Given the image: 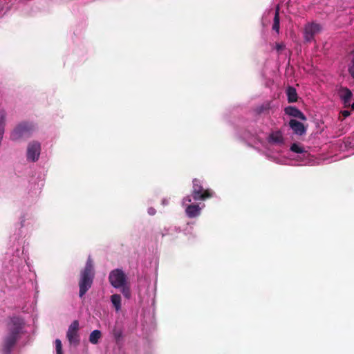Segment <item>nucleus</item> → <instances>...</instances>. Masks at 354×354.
Masks as SVG:
<instances>
[{"mask_svg": "<svg viewBox=\"0 0 354 354\" xmlns=\"http://www.w3.org/2000/svg\"><path fill=\"white\" fill-rule=\"evenodd\" d=\"M22 323L19 318H13L8 333L5 336L2 345V354H10L12 348L20 338Z\"/></svg>", "mask_w": 354, "mask_h": 354, "instance_id": "obj_1", "label": "nucleus"}, {"mask_svg": "<svg viewBox=\"0 0 354 354\" xmlns=\"http://www.w3.org/2000/svg\"><path fill=\"white\" fill-rule=\"evenodd\" d=\"M95 276L93 263L91 257H88L86 266L80 273L79 281L80 297H82L91 288Z\"/></svg>", "mask_w": 354, "mask_h": 354, "instance_id": "obj_2", "label": "nucleus"}, {"mask_svg": "<svg viewBox=\"0 0 354 354\" xmlns=\"http://www.w3.org/2000/svg\"><path fill=\"white\" fill-rule=\"evenodd\" d=\"M34 130V126L28 122L19 124L11 132L10 139L17 141L21 139L29 138Z\"/></svg>", "mask_w": 354, "mask_h": 354, "instance_id": "obj_3", "label": "nucleus"}, {"mask_svg": "<svg viewBox=\"0 0 354 354\" xmlns=\"http://www.w3.org/2000/svg\"><path fill=\"white\" fill-rule=\"evenodd\" d=\"M192 183V196L194 201H205L212 196L213 193L209 189H204L199 179L194 178Z\"/></svg>", "mask_w": 354, "mask_h": 354, "instance_id": "obj_4", "label": "nucleus"}, {"mask_svg": "<svg viewBox=\"0 0 354 354\" xmlns=\"http://www.w3.org/2000/svg\"><path fill=\"white\" fill-rule=\"evenodd\" d=\"M109 281L111 286L115 288H120L127 283V277L120 269L112 270L109 275Z\"/></svg>", "mask_w": 354, "mask_h": 354, "instance_id": "obj_5", "label": "nucleus"}, {"mask_svg": "<svg viewBox=\"0 0 354 354\" xmlns=\"http://www.w3.org/2000/svg\"><path fill=\"white\" fill-rule=\"evenodd\" d=\"M79 327V322L74 320L69 326L66 333V337L69 343L74 346L79 345L80 342V337L78 333Z\"/></svg>", "mask_w": 354, "mask_h": 354, "instance_id": "obj_6", "label": "nucleus"}, {"mask_svg": "<svg viewBox=\"0 0 354 354\" xmlns=\"http://www.w3.org/2000/svg\"><path fill=\"white\" fill-rule=\"evenodd\" d=\"M41 152V145L37 141L30 142L27 148V159L35 162L39 159Z\"/></svg>", "mask_w": 354, "mask_h": 354, "instance_id": "obj_7", "label": "nucleus"}, {"mask_svg": "<svg viewBox=\"0 0 354 354\" xmlns=\"http://www.w3.org/2000/svg\"><path fill=\"white\" fill-rule=\"evenodd\" d=\"M321 30V26L317 24H310L306 26L304 31V38L308 42L314 39L315 36Z\"/></svg>", "mask_w": 354, "mask_h": 354, "instance_id": "obj_8", "label": "nucleus"}, {"mask_svg": "<svg viewBox=\"0 0 354 354\" xmlns=\"http://www.w3.org/2000/svg\"><path fill=\"white\" fill-rule=\"evenodd\" d=\"M289 126L294 133L297 135L302 136L304 135L306 132V129L304 124L297 121V120L291 119L289 121Z\"/></svg>", "mask_w": 354, "mask_h": 354, "instance_id": "obj_9", "label": "nucleus"}, {"mask_svg": "<svg viewBox=\"0 0 354 354\" xmlns=\"http://www.w3.org/2000/svg\"><path fill=\"white\" fill-rule=\"evenodd\" d=\"M286 115L306 121L307 120L306 115L297 107L288 106L284 109Z\"/></svg>", "mask_w": 354, "mask_h": 354, "instance_id": "obj_10", "label": "nucleus"}, {"mask_svg": "<svg viewBox=\"0 0 354 354\" xmlns=\"http://www.w3.org/2000/svg\"><path fill=\"white\" fill-rule=\"evenodd\" d=\"M352 92L347 88H342L339 91V96L343 101L345 107L351 106V100L352 97Z\"/></svg>", "mask_w": 354, "mask_h": 354, "instance_id": "obj_11", "label": "nucleus"}, {"mask_svg": "<svg viewBox=\"0 0 354 354\" xmlns=\"http://www.w3.org/2000/svg\"><path fill=\"white\" fill-rule=\"evenodd\" d=\"M288 102L289 103H293L297 102L298 95L295 88L293 86H288L286 91Z\"/></svg>", "mask_w": 354, "mask_h": 354, "instance_id": "obj_12", "label": "nucleus"}, {"mask_svg": "<svg viewBox=\"0 0 354 354\" xmlns=\"http://www.w3.org/2000/svg\"><path fill=\"white\" fill-rule=\"evenodd\" d=\"M201 208L198 205H189L186 208V214L189 218H194L200 214Z\"/></svg>", "mask_w": 354, "mask_h": 354, "instance_id": "obj_13", "label": "nucleus"}, {"mask_svg": "<svg viewBox=\"0 0 354 354\" xmlns=\"http://www.w3.org/2000/svg\"><path fill=\"white\" fill-rule=\"evenodd\" d=\"M102 337V333L99 330H94L89 335V342L93 344H97Z\"/></svg>", "mask_w": 354, "mask_h": 354, "instance_id": "obj_14", "label": "nucleus"}, {"mask_svg": "<svg viewBox=\"0 0 354 354\" xmlns=\"http://www.w3.org/2000/svg\"><path fill=\"white\" fill-rule=\"evenodd\" d=\"M270 138L272 142L274 143H283V137L282 133L279 131L273 132L270 134Z\"/></svg>", "mask_w": 354, "mask_h": 354, "instance_id": "obj_15", "label": "nucleus"}, {"mask_svg": "<svg viewBox=\"0 0 354 354\" xmlns=\"http://www.w3.org/2000/svg\"><path fill=\"white\" fill-rule=\"evenodd\" d=\"M111 301L116 311L121 309V297L118 294H114L111 296Z\"/></svg>", "mask_w": 354, "mask_h": 354, "instance_id": "obj_16", "label": "nucleus"}, {"mask_svg": "<svg viewBox=\"0 0 354 354\" xmlns=\"http://www.w3.org/2000/svg\"><path fill=\"white\" fill-rule=\"evenodd\" d=\"M280 28V17H279V8H277L274 17L273 19V24H272V30L276 31L277 32H279Z\"/></svg>", "mask_w": 354, "mask_h": 354, "instance_id": "obj_17", "label": "nucleus"}, {"mask_svg": "<svg viewBox=\"0 0 354 354\" xmlns=\"http://www.w3.org/2000/svg\"><path fill=\"white\" fill-rule=\"evenodd\" d=\"M270 104H271V102L269 101L265 102L264 103H263L261 105L259 106L257 108V112L259 114H261V113L268 111L271 108Z\"/></svg>", "mask_w": 354, "mask_h": 354, "instance_id": "obj_18", "label": "nucleus"}, {"mask_svg": "<svg viewBox=\"0 0 354 354\" xmlns=\"http://www.w3.org/2000/svg\"><path fill=\"white\" fill-rule=\"evenodd\" d=\"M290 150L297 153H302L304 152V149L297 143H293L291 145Z\"/></svg>", "mask_w": 354, "mask_h": 354, "instance_id": "obj_19", "label": "nucleus"}, {"mask_svg": "<svg viewBox=\"0 0 354 354\" xmlns=\"http://www.w3.org/2000/svg\"><path fill=\"white\" fill-rule=\"evenodd\" d=\"M120 288H121V292L123 294V295L129 299L131 296V292L129 288L125 284L123 285V286H121Z\"/></svg>", "mask_w": 354, "mask_h": 354, "instance_id": "obj_20", "label": "nucleus"}, {"mask_svg": "<svg viewBox=\"0 0 354 354\" xmlns=\"http://www.w3.org/2000/svg\"><path fill=\"white\" fill-rule=\"evenodd\" d=\"M56 354H63L62 342L59 339H55Z\"/></svg>", "mask_w": 354, "mask_h": 354, "instance_id": "obj_21", "label": "nucleus"}, {"mask_svg": "<svg viewBox=\"0 0 354 354\" xmlns=\"http://www.w3.org/2000/svg\"><path fill=\"white\" fill-rule=\"evenodd\" d=\"M122 332L120 329L115 328L113 330V335L116 341H119L122 337Z\"/></svg>", "mask_w": 354, "mask_h": 354, "instance_id": "obj_22", "label": "nucleus"}, {"mask_svg": "<svg viewBox=\"0 0 354 354\" xmlns=\"http://www.w3.org/2000/svg\"><path fill=\"white\" fill-rule=\"evenodd\" d=\"M348 71L351 77L354 79V57L352 59L351 65L348 68Z\"/></svg>", "mask_w": 354, "mask_h": 354, "instance_id": "obj_23", "label": "nucleus"}, {"mask_svg": "<svg viewBox=\"0 0 354 354\" xmlns=\"http://www.w3.org/2000/svg\"><path fill=\"white\" fill-rule=\"evenodd\" d=\"M341 113H342V115L344 118H347L348 116H349L351 115V112L349 111H347V110H344V111H341Z\"/></svg>", "mask_w": 354, "mask_h": 354, "instance_id": "obj_24", "label": "nucleus"}, {"mask_svg": "<svg viewBox=\"0 0 354 354\" xmlns=\"http://www.w3.org/2000/svg\"><path fill=\"white\" fill-rule=\"evenodd\" d=\"M284 48V46L282 44H277L276 49L278 51L282 50Z\"/></svg>", "mask_w": 354, "mask_h": 354, "instance_id": "obj_25", "label": "nucleus"}, {"mask_svg": "<svg viewBox=\"0 0 354 354\" xmlns=\"http://www.w3.org/2000/svg\"><path fill=\"white\" fill-rule=\"evenodd\" d=\"M148 213L150 214V215H154L155 213H156V209L153 207H150L148 209Z\"/></svg>", "mask_w": 354, "mask_h": 354, "instance_id": "obj_26", "label": "nucleus"}, {"mask_svg": "<svg viewBox=\"0 0 354 354\" xmlns=\"http://www.w3.org/2000/svg\"><path fill=\"white\" fill-rule=\"evenodd\" d=\"M192 201V199H191V197L190 196H187L184 198V203H185L186 202H188V203H190Z\"/></svg>", "mask_w": 354, "mask_h": 354, "instance_id": "obj_27", "label": "nucleus"}, {"mask_svg": "<svg viewBox=\"0 0 354 354\" xmlns=\"http://www.w3.org/2000/svg\"><path fill=\"white\" fill-rule=\"evenodd\" d=\"M351 109L352 110H354V102L351 104Z\"/></svg>", "mask_w": 354, "mask_h": 354, "instance_id": "obj_28", "label": "nucleus"}, {"mask_svg": "<svg viewBox=\"0 0 354 354\" xmlns=\"http://www.w3.org/2000/svg\"><path fill=\"white\" fill-rule=\"evenodd\" d=\"M352 54H353V57H354V49H353V51H352Z\"/></svg>", "mask_w": 354, "mask_h": 354, "instance_id": "obj_29", "label": "nucleus"}]
</instances>
